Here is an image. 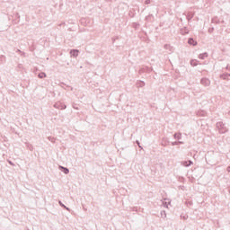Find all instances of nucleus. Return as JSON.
Returning a JSON list of instances; mask_svg holds the SVG:
<instances>
[{
    "mask_svg": "<svg viewBox=\"0 0 230 230\" xmlns=\"http://www.w3.org/2000/svg\"><path fill=\"white\" fill-rule=\"evenodd\" d=\"M216 127H217L219 134H226L229 130V129H227V127H226V123H223L222 121L217 122Z\"/></svg>",
    "mask_w": 230,
    "mask_h": 230,
    "instance_id": "nucleus-1",
    "label": "nucleus"
},
{
    "mask_svg": "<svg viewBox=\"0 0 230 230\" xmlns=\"http://www.w3.org/2000/svg\"><path fill=\"white\" fill-rule=\"evenodd\" d=\"M152 71H154L152 67L145 66L139 68L138 75H143V73H152Z\"/></svg>",
    "mask_w": 230,
    "mask_h": 230,
    "instance_id": "nucleus-2",
    "label": "nucleus"
},
{
    "mask_svg": "<svg viewBox=\"0 0 230 230\" xmlns=\"http://www.w3.org/2000/svg\"><path fill=\"white\" fill-rule=\"evenodd\" d=\"M54 108L58 109L59 111H66V109H67V106L61 102H57L54 104Z\"/></svg>",
    "mask_w": 230,
    "mask_h": 230,
    "instance_id": "nucleus-3",
    "label": "nucleus"
},
{
    "mask_svg": "<svg viewBox=\"0 0 230 230\" xmlns=\"http://www.w3.org/2000/svg\"><path fill=\"white\" fill-rule=\"evenodd\" d=\"M200 84L205 87H209V85H211V81H209V79H208L207 77H203L200 80Z\"/></svg>",
    "mask_w": 230,
    "mask_h": 230,
    "instance_id": "nucleus-4",
    "label": "nucleus"
},
{
    "mask_svg": "<svg viewBox=\"0 0 230 230\" xmlns=\"http://www.w3.org/2000/svg\"><path fill=\"white\" fill-rule=\"evenodd\" d=\"M78 55H80V50H78L76 49H73L70 50V57L76 58V57H78Z\"/></svg>",
    "mask_w": 230,
    "mask_h": 230,
    "instance_id": "nucleus-5",
    "label": "nucleus"
},
{
    "mask_svg": "<svg viewBox=\"0 0 230 230\" xmlns=\"http://www.w3.org/2000/svg\"><path fill=\"white\" fill-rule=\"evenodd\" d=\"M181 166H185V168H189V166H191L193 164V161L191 160L181 161Z\"/></svg>",
    "mask_w": 230,
    "mask_h": 230,
    "instance_id": "nucleus-6",
    "label": "nucleus"
},
{
    "mask_svg": "<svg viewBox=\"0 0 230 230\" xmlns=\"http://www.w3.org/2000/svg\"><path fill=\"white\" fill-rule=\"evenodd\" d=\"M58 170H60V172H62L63 173H65V175L69 174V168L67 167H64L62 165L58 166Z\"/></svg>",
    "mask_w": 230,
    "mask_h": 230,
    "instance_id": "nucleus-7",
    "label": "nucleus"
},
{
    "mask_svg": "<svg viewBox=\"0 0 230 230\" xmlns=\"http://www.w3.org/2000/svg\"><path fill=\"white\" fill-rule=\"evenodd\" d=\"M221 80H229L230 78V74L229 73H223L219 75Z\"/></svg>",
    "mask_w": 230,
    "mask_h": 230,
    "instance_id": "nucleus-8",
    "label": "nucleus"
},
{
    "mask_svg": "<svg viewBox=\"0 0 230 230\" xmlns=\"http://www.w3.org/2000/svg\"><path fill=\"white\" fill-rule=\"evenodd\" d=\"M181 35H188L190 33V30H188V27H183L180 30Z\"/></svg>",
    "mask_w": 230,
    "mask_h": 230,
    "instance_id": "nucleus-9",
    "label": "nucleus"
},
{
    "mask_svg": "<svg viewBox=\"0 0 230 230\" xmlns=\"http://www.w3.org/2000/svg\"><path fill=\"white\" fill-rule=\"evenodd\" d=\"M58 204H59L60 208H63V209H66V211L71 212V208H69V207H67V206H65L61 200H58Z\"/></svg>",
    "mask_w": 230,
    "mask_h": 230,
    "instance_id": "nucleus-10",
    "label": "nucleus"
},
{
    "mask_svg": "<svg viewBox=\"0 0 230 230\" xmlns=\"http://www.w3.org/2000/svg\"><path fill=\"white\" fill-rule=\"evenodd\" d=\"M208 52H204V53H201V54L199 55V58L200 60H205L206 58H208Z\"/></svg>",
    "mask_w": 230,
    "mask_h": 230,
    "instance_id": "nucleus-11",
    "label": "nucleus"
},
{
    "mask_svg": "<svg viewBox=\"0 0 230 230\" xmlns=\"http://www.w3.org/2000/svg\"><path fill=\"white\" fill-rule=\"evenodd\" d=\"M188 44H190V46H197V40H193V38H189Z\"/></svg>",
    "mask_w": 230,
    "mask_h": 230,
    "instance_id": "nucleus-12",
    "label": "nucleus"
},
{
    "mask_svg": "<svg viewBox=\"0 0 230 230\" xmlns=\"http://www.w3.org/2000/svg\"><path fill=\"white\" fill-rule=\"evenodd\" d=\"M173 137H174V139L181 141L182 139V134L181 133H174Z\"/></svg>",
    "mask_w": 230,
    "mask_h": 230,
    "instance_id": "nucleus-13",
    "label": "nucleus"
},
{
    "mask_svg": "<svg viewBox=\"0 0 230 230\" xmlns=\"http://www.w3.org/2000/svg\"><path fill=\"white\" fill-rule=\"evenodd\" d=\"M190 66H191L192 67H195V66H199V60H197V59H191L190 62Z\"/></svg>",
    "mask_w": 230,
    "mask_h": 230,
    "instance_id": "nucleus-14",
    "label": "nucleus"
},
{
    "mask_svg": "<svg viewBox=\"0 0 230 230\" xmlns=\"http://www.w3.org/2000/svg\"><path fill=\"white\" fill-rule=\"evenodd\" d=\"M137 87H145L146 84L145 81L138 80L136 83Z\"/></svg>",
    "mask_w": 230,
    "mask_h": 230,
    "instance_id": "nucleus-15",
    "label": "nucleus"
},
{
    "mask_svg": "<svg viewBox=\"0 0 230 230\" xmlns=\"http://www.w3.org/2000/svg\"><path fill=\"white\" fill-rule=\"evenodd\" d=\"M186 17H187V21L190 22V21H191V19L195 17V14L193 13H189Z\"/></svg>",
    "mask_w": 230,
    "mask_h": 230,
    "instance_id": "nucleus-16",
    "label": "nucleus"
},
{
    "mask_svg": "<svg viewBox=\"0 0 230 230\" xmlns=\"http://www.w3.org/2000/svg\"><path fill=\"white\" fill-rule=\"evenodd\" d=\"M211 22H213L214 24H220V20L218 19V17H214L211 20Z\"/></svg>",
    "mask_w": 230,
    "mask_h": 230,
    "instance_id": "nucleus-17",
    "label": "nucleus"
},
{
    "mask_svg": "<svg viewBox=\"0 0 230 230\" xmlns=\"http://www.w3.org/2000/svg\"><path fill=\"white\" fill-rule=\"evenodd\" d=\"M6 62V56L0 55V64H4Z\"/></svg>",
    "mask_w": 230,
    "mask_h": 230,
    "instance_id": "nucleus-18",
    "label": "nucleus"
},
{
    "mask_svg": "<svg viewBox=\"0 0 230 230\" xmlns=\"http://www.w3.org/2000/svg\"><path fill=\"white\" fill-rule=\"evenodd\" d=\"M164 48V49H168L169 51H173V47H172L170 44H165Z\"/></svg>",
    "mask_w": 230,
    "mask_h": 230,
    "instance_id": "nucleus-19",
    "label": "nucleus"
},
{
    "mask_svg": "<svg viewBox=\"0 0 230 230\" xmlns=\"http://www.w3.org/2000/svg\"><path fill=\"white\" fill-rule=\"evenodd\" d=\"M46 76H48V75H46L45 72H41V73L38 74V78L43 79V78H46Z\"/></svg>",
    "mask_w": 230,
    "mask_h": 230,
    "instance_id": "nucleus-20",
    "label": "nucleus"
},
{
    "mask_svg": "<svg viewBox=\"0 0 230 230\" xmlns=\"http://www.w3.org/2000/svg\"><path fill=\"white\" fill-rule=\"evenodd\" d=\"M26 148L30 150L31 152H33V145L30 143H26Z\"/></svg>",
    "mask_w": 230,
    "mask_h": 230,
    "instance_id": "nucleus-21",
    "label": "nucleus"
},
{
    "mask_svg": "<svg viewBox=\"0 0 230 230\" xmlns=\"http://www.w3.org/2000/svg\"><path fill=\"white\" fill-rule=\"evenodd\" d=\"M139 26H141V24H139L137 22H133L132 23V28H134V30H138Z\"/></svg>",
    "mask_w": 230,
    "mask_h": 230,
    "instance_id": "nucleus-22",
    "label": "nucleus"
},
{
    "mask_svg": "<svg viewBox=\"0 0 230 230\" xmlns=\"http://www.w3.org/2000/svg\"><path fill=\"white\" fill-rule=\"evenodd\" d=\"M128 15H129V17L134 18V17H136V13L133 11H129Z\"/></svg>",
    "mask_w": 230,
    "mask_h": 230,
    "instance_id": "nucleus-23",
    "label": "nucleus"
},
{
    "mask_svg": "<svg viewBox=\"0 0 230 230\" xmlns=\"http://www.w3.org/2000/svg\"><path fill=\"white\" fill-rule=\"evenodd\" d=\"M198 116H202V117L206 116V111H198Z\"/></svg>",
    "mask_w": 230,
    "mask_h": 230,
    "instance_id": "nucleus-24",
    "label": "nucleus"
},
{
    "mask_svg": "<svg viewBox=\"0 0 230 230\" xmlns=\"http://www.w3.org/2000/svg\"><path fill=\"white\" fill-rule=\"evenodd\" d=\"M170 204V201L169 202H166V201H164L163 202V206L164 208H168V205Z\"/></svg>",
    "mask_w": 230,
    "mask_h": 230,
    "instance_id": "nucleus-25",
    "label": "nucleus"
},
{
    "mask_svg": "<svg viewBox=\"0 0 230 230\" xmlns=\"http://www.w3.org/2000/svg\"><path fill=\"white\" fill-rule=\"evenodd\" d=\"M161 217H164V218H166V211L164 210L161 211Z\"/></svg>",
    "mask_w": 230,
    "mask_h": 230,
    "instance_id": "nucleus-26",
    "label": "nucleus"
},
{
    "mask_svg": "<svg viewBox=\"0 0 230 230\" xmlns=\"http://www.w3.org/2000/svg\"><path fill=\"white\" fill-rule=\"evenodd\" d=\"M172 146H177L179 145L178 141H174L171 143Z\"/></svg>",
    "mask_w": 230,
    "mask_h": 230,
    "instance_id": "nucleus-27",
    "label": "nucleus"
},
{
    "mask_svg": "<svg viewBox=\"0 0 230 230\" xmlns=\"http://www.w3.org/2000/svg\"><path fill=\"white\" fill-rule=\"evenodd\" d=\"M213 31H215V28L214 27H210L208 29V33H213Z\"/></svg>",
    "mask_w": 230,
    "mask_h": 230,
    "instance_id": "nucleus-28",
    "label": "nucleus"
},
{
    "mask_svg": "<svg viewBox=\"0 0 230 230\" xmlns=\"http://www.w3.org/2000/svg\"><path fill=\"white\" fill-rule=\"evenodd\" d=\"M49 141H51V143H55V138L49 137Z\"/></svg>",
    "mask_w": 230,
    "mask_h": 230,
    "instance_id": "nucleus-29",
    "label": "nucleus"
},
{
    "mask_svg": "<svg viewBox=\"0 0 230 230\" xmlns=\"http://www.w3.org/2000/svg\"><path fill=\"white\" fill-rule=\"evenodd\" d=\"M150 3H152L151 0H146V1H145V4H150Z\"/></svg>",
    "mask_w": 230,
    "mask_h": 230,
    "instance_id": "nucleus-30",
    "label": "nucleus"
},
{
    "mask_svg": "<svg viewBox=\"0 0 230 230\" xmlns=\"http://www.w3.org/2000/svg\"><path fill=\"white\" fill-rule=\"evenodd\" d=\"M8 163H9V164L11 165V166H15V164H13V162H12V161H8Z\"/></svg>",
    "mask_w": 230,
    "mask_h": 230,
    "instance_id": "nucleus-31",
    "label": "nucleus"
},
{
    "mask_svg": "<svg viewBox=\"0 0 230 230\" xmlns=\"http://www.w3.org/2000/svg\"><path fill=\"white\" fill-rule=\"evenodd\" d=\"M226 71H230V65H227V66H226Z\"/></svg>",
    "mask_w": 230,
    "mask_h": 230,
    "instance_id": "nucleus-32",
    "label": "nucleus"
},
{
    "mask_svg": "<svg viewBox=\"0 0 230 230\" xmlns=\"http://www.w3.org/2000/svg\"><path fill=\"white\" fill-rule=\"evenodd\" d=\"M136 145H137V146H139L141 145V143L139 142V140H136Z\"/></svg>",
    "mask_w": 230,
    "mask_h": 230,
    "instance_id": "nucleus-33",
    "label": "nucleus"
},
{
    "mask_svg": "<svg viewBox=\"0 0 230 230\" xmlns=\"http://www.w3.org/2000/svg\"><path fill=\"white\" fill-rule=\"evenodd\" d=\"M178 145H184V142L178 140Z\"/></svg>",
    "mask_w": 230,
    "mask_h": 230,
    "instance_id": "nucleus-34",
    "label": "nucleus"
},
{
    "mask_svg": "<svg viewBox=\"0 0 230 230\" xmlns=\"http://www.w3.org/2000/svg\"><path fill=\"white\" fill-rule=\"evenodd\" d=\"M226 172H228V173H230V165L226 168Z\"/></svg>",
    "mask_w": 230,
    "mask_h": 230,
    "instance_id": "nucleus-35",
    "label": "nucleus"
},
{
    "mask_svg": "<svg viewBox=\"0 0 230 230\" xmlns=\"http://www.w3.org/2000/svg\"><path fill=\"white\" fill-rule=\"evenodd\" d=\"M65 85H66L65 83H60V86H61V87H64Z\"/></svg>",
    "mask_w": 230,
    "mask_h": 230,
    "instance_id": "nucleus-36",
    "label": "nucleus"
},
{
    "mask_svg": "<svg viewBox=\"0 0 230 230\" xmlns=\"http://www.w3.org/2000/svg\"><path fill=\"white\" fill-rule=\"evenodd\" d=\"M140 150H143V146H141V144L138 146Z\"/></svg>",
    "mask_w": 230,
    "mask_h": 230,
    "instance_id": "nucleus-37",
    "label": "nucleus"
},
{
    "mask_svg": "<svg viewBox=\"0 0 230 230\" xmlns=\"http://www.w3.org/2000/svg\"><path fill=\"white\" fill-rule=\"evenodd\" d=\"M66 87L69 89V87H71V86H69V85H66Z\"/></svg>",
    "mask_w": 230,
    "mask_h": 230,
    "instance_id": "nucleus-38",
    "label": "nucleus"
},
{
    "mask_svg": "<svg viewBox=\"0 0 230 230\" xmlns=\"http://www.w3.org/2000/svg\"><path fill=\"white\" fill-rule=\"evenodd\" d=\"M228 191H229V193H230V187H229V189H228Z\"/></svg>",
    "mask_w": 230,
    "mask_h": 230,
    "instance_id": "nucleus-39",
    "label": "nucleus"
},
{
    "mask_svg": "<svg viewBox=\"0 0 230 230\" xmlns=\"http://www.w3.org/2000/svg\"><path fill=\"white\" fill-rule=\"evenodd\" d=\"M112 40H113V42H114L116 40L113 39Z\"/></svg>",
    "mask_w": 230,
    "mask_h": 230,
    "instance_id": "nucleus-40",
    "label": "nucleus"
},
{
    "mask_svg": "<svg viewBox=\"0 0 230 230\" xmlns=\"http://www.w3.org/2000/svg\"><path fill=\"white\" fill-rule=\"evenodd\" d=\"M112 40H113V42H114L116 40L113 39Z\"/></svg>",
    "mask_w": 230,
    "mask_h": 230,
    "instance_id": "nucleus-41",
    "label": "nucleus"
}]
</instances>
